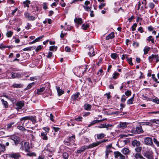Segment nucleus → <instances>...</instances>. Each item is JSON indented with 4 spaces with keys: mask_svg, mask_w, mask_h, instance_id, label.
<instances>
[{
    "mask_svg": "<svg viewBox=\"0 0 159 159\" xmlns=\"http://www.w3.org/2000/svg\"><path fill=\"white\" fill-rule=\"evenodd\" d=\"M11 142L12 143H14L16 146L20 144L22 147L23 145L22 143H20V139L16 135H13L11 136Z\"/></svg>",
    "mask_w": 159,
    "mask_h": 159,
    "instance_id": "nucleus-1",
    "label": "nucleus"
},
{
    "mask_svg": "<svg viewBox=\"0 0 159 159\" xmlns=\"http://www.w3.org/2000/svg\"><path fill=\"white\" fill-rule=\"evenodd\" d=\"M11 101L13 105L16 104L18 107V108H21L24 106V103L23 101H19L16 103V100L15 98H11Z\"/></svg>",
    "mask_w": 159,
    "mask_h": 159,
    "instance_id": "nucleus-2",
    "label": "nucleus"
},
{
    "mask_svg": "<svg viewBox=\"0 0 159 159\" xmlns=\"http://www.w3.org/2000/svg\"><path fill=\"white\" fill-rule=\"evenodd\" d=\"M114 157L118 159H126L125 156L118 151L114 152Z\"/></svg>",
    "mask_w": 159,
    "mask_h": 159,
    "instance_id": "nucleus-3",
    "label": "nucleus"
},
{
    "mask_svg": "<svg viewBox=\"0 0 159 159\" xmlns=\"http://www.w3.org/2000/svg\"><path fill=\"white\" fill-rule=\"evenodd\" d=\"M144 144L146 145L152 146L154 145L152 139L150 137L145 138L144 139Z\"/></svg>",
    "mask_w": 159,
    "mask_h": 159,
    "instance_id": "nucleus-4",
    "label": "nucleus"
},
{
    "mask_svg": "<svg viewBox=\"0 0 159 159\" xmlns=\"http://www.w3.org/2000/svg\"><path fill=\"white\" fill-rule=\"evenodd\" d=\"M107 141V140H102L100 141L97 142L95 143H93L89 145L88 146V148H92L95 147L101 144V143L104 142H106Z\"/></svg>",
    "mask_w": 159,
    "mask_h": 159,
    "instance_id": "nucleus-5",
    "label": "nucleus"
},
{
    "mask_svg": "<svg viewBox=\"0 0 159 159\" xmlns=\"http://www.w3.org/2000/svg\"><path fill=\"white\" fill-rule=\"evenodd\" d=\"M21 156L19 152H12L11 154V158L14 159H19Z\"/></svg>",
    "mask_w": 159,
    "mask_h": 159,
    "instance_id": "nucleus-6",
    "label": "nucleus"
},
{
    "mask_svg": "<svg viewBox=\"0 0 159 159\" xmlns=\"http://www.w3.org/2000/svg\"><path fill=\"white\" fill-rule=\"evenodd\" d=\"M106 150L105 151L106 156L107 157L109 153L112 152L111 148H112V144H110L106 146Z\"/></svg>",
    "mask_w": 159,
    "mask_h": 159,
    "instance_id": "nucleus-7",
    "label": "nucleus"
},
{
    "mask_svg": "<svg viewBox=\"0 0 159 159\" xmlns=\"http://www.w3.org/2000/svg\"><path fill=\"white\" fill-rule=\"evenodd\" d=\"M144 156L148 159H153L152 153L148 151L144 153Z\"/></svg>",
    "mask_w": 159,
    "mask_h": 159,
    "instance_id": "nucleus-8",
    "label": "nucleus"
},
{
    "mask_svg": "<svg viewBox=\"0 0 159 159\" xmlns=\"http://www.w3.org/2000/svg\"><path fill=\"white\" fill-rule=\"evenodd\" d=\"M129 124V123L126 122H120L119 124L117 126L118 128H122V129L125 128L127 127V125Z\"/></svg>",
    "mask_w": 159,
    "mask_h": 159,
    "instance_id": "nucleus-9",
    "label": "nucleus"
},
{
    "mask_svg": "<svg viewBox=\"0 0 159 159\" xmlns=\"http://www.w3.org/2000/svg\"><path fill=\"white\" fill-rule=\"evenodd\" d=\"M94 120L92 121L88 125V127H90L92 125H94V124L98 123L99 122H102L103 120Z\"/></svg>",
    "mask_w": 159,
    "mask_h": 159,
    "instance_id": "nucleus-10",
    "label": "nucleus"
},
{
    "mask_svg": "<svg viewBox=\"0 0 159 159\" xmlns=\"http://www.w3.org/2000/svg\"><path fill=\"white\" fill-rule=\"evenodd\" d=\"M56 87L59 96H60L64 93V91L61 89H60L59 87L56 86Z\"/></svg>",
    "mask_w": 159,
    "mask_h": 159,
    "instance_id": "nucleus-11",
    "label": "nucleus"
},
{
    "mask_svg": "<svg viewBox=\"0 0 159 159\" xmlns=\"http://www.w3.org/2000/svg\"><path fill=\"white\" fill-rule=\"evenodd\" d=\"M89 52L88 53L89 55H90V56H93L95 55V54H94V49L92 47H91L89 48Z\"/></svg>",
    "mask_w": 159,
    "mask_h": 159,
    "instance_id": "nucleus-12",
    "label": "nucleus"
},
{
    "mask_svg": "<svg viewBox=\"0 0 159 159\" xmlns=\"http://www.w3.org/2000/svg\"><path fill=\"white\" fill-rule=\"evenodd\" d=\"M74 21L79 25H81L83 23L82 19L81 18H76L74 20Z\"/></svg>",
    "mask_w": 159,
    "mask_h": 159,
    "instance_id": "nucleus-13",
    "label": "nucleus"
},
{
    "mask_svg": "<svg viewBox=\"0 0 159 159\" xmlns=\"http://www.w3.org/2000/svg\"><path fill=\"white\" fill-rule=\"evenodd\" d=\"M152 121H151V120H150L149 122H142L141 123V124L143 125H149L152 126Z\"/></svg>",
    "mask_w": 159,
    "mask_h": 159,
    "instance_id": "nucleus-14",
    "label": "nucleus"
},
{
    "mask_svg": "<svg viewBox=\"0 0 159 159\" xmlns=\"http://www.w3.org/2000/svg\"><path fill=\"white\" fill-rule=\"evenodd\" d=\"M136 133L138 134L142 133L143 132L141 126L136 127Z\"/></svg>",
    "mask_w": 159,
    "mask_h": 159,
    "instance_id": "nucleus-15",
    "label": "nucleus"
},
{
    "mask_svg": "<svg viewBox=\"0 0 159 159\" xmlns=\"http://www.w3.org/2000/svg\"><path fill=\"white\" fill-rule=\"evenodd\" d=\"M154 58H156V59H158L159 57H158V55H154L152 54L151 56H149L148 58L149 60V61L150 62H151L153 60V59Z\"/></svg>",
    "mask_w": 159,
    "mask_h": 159,
    "instance_id": "nucleus-16",
    "label": "nucleus"
},
{
    "mask_svg": "<svg viewBox=\"0 0 159 159\" xmlns=\"http://www.w3.org/2000/svg\"><path fill=\"white\" fill-rule=\"evenodd\" d=\"M24 145L25 151L27 152L30 151V148L29 147V143L27 142H25L24 143Z\"/></svg>",
    "mask_w": 159,
    "mask_h": 159,
    "instance_id": "nucleus-17",
    "label": "nucleus"
},
{
    "mask_svg": "<svg viewBox=\"0 0 159 159\" xmlns=\"http://www.w3.org/2000/svg\"><path fill=\"white\" fill-rule=\"evenodd\" d=\"M114 37V32L111 33L106 38V39L108 40L110 39H112Z\"/></svg>",
    "mask_w": 159,
    "mask_h": 159,
    "instance_id": "nucleus-18",
    "label": "nucleus"
},
{
    "mask_svg": "<svg viewBox=\"0 0 159 159\" xmlns=\"http://www.w3.org/2000/svg\"><path fill=\"white\" fill-rule=\"evenodd\" d=\"M47 133L46 132L45 133H41V136L42 138L44 140H47L48 139V138L46 136L47 135Z\"/></svg>",
    "mask_w": 159,
    "mask_h": 159,
    "instance_id": "nucleus-19",
    "label": "nucleus"
},
{
    "mask_svg": "<svg viewBox=\"0 0 159 159\" xmlns=\"http://www.w3.org/2000/svg\"><path fill=\"white\" fill-rule=\"evenodd\" d=\"M122 152V153L125 155L129 154L130 152L129 149L127 148H125L123 149Z\"/></svg>",
    "mask_w": 159,
    "mask_h": 159,
    "instance_id": "nucleus-20",
    "label": "nucleus"
},
{
    "mask_svg": "<svg viewBox=\"0 0 159 159\" xmlns=\"http://www.w3.org/2000/svg\"><path fill=\"white\" fill-rule=\"evenodd\" d=\"M84 108L86 110H90L91 108V105L88 104H86L84 105Z\"/></svg>",
    "mask_w": 159,
    "mask_h": 159,
    "instance_id": "nucleus-21",
    "label": "nucleus"
},
{
    "mask_svg": "<svg viewBox=\"0 0 159 159\" xmlns=\"http://www.w3.org/2000/svg\"><path fill=\"white\" fill-rule=\"evenodd\" d=\"M132 145L135 146H139L140 144V143L139 141H138L136 140H134L132 143Z\"/></svg>",
    "mask_w": 159,
    "mask_h": 159,
    "instance_id": "nucleus-22",
    "label": "nucleus"
},
{
    "mask_svg": "<svg viewBox=\"0 0 159 159\" xmlns=\"http://www.w3.org/2000/svg\"><path fill=\"white\" fill-rule=\"evenodd\" d=\"M79 93H77L71 97V99L73 100H76L79 97Z\"/></svg>",
    "mask_w": 159,
    "mask_h": 159,
    "instance_id": "nucleus-23",
    "label": "nucleus"
},
{
    "mask_svg": "<svg viewBox=\"0 0 159 159\" xmlns=\"http://www.w3.org/2000/svg\"><path fill=\"white\" fill-rule=\"evenodd\" d=\"M23 85L21 84H14L12 86L14 88H21L23 86Z\"/></svg>",
    "mask_w": 159,
    "mask_h": 159,
    "instance_id": "nucleus-24",
    "label": "nucleus"
},
{
    "mask_svg": "<svg viewBox=\"0 0 159 159\" xmlns=\"http://www.w3.org/2000/svg\"><path fill=\"white\" fill-rule=\"evenodd\" d=\"M45 89V87H42L40 89H38L37 90V94L38 95H39L41 94V93Z\"/></svg>",
    "mask_w": 159,
    "mask_h": 159,
    "instance_id": "nucleus-25",
    "label": "nucleus"
},
{
    "mask_svg": "<svg viewBox=\"0 0 159 159\" xmlns=\"http://www.w3.org/2000/svg\"><path fill=\"white\" fill-rule=\"evenodd\" d=\"M134 95L133 97H132L131 98H130L127 101V104L128 105L129 104H131L133 103V102L134 100Z\"/></svg>",
    "mask_w": 159,
    "mask_h": 159,
    "instance_id": "nucleus-26",
    "label": "nucleus"
},
{
    "mask_svg": "<svg viewBox=\"0 0 159 159\" xmlns=\"http://www.w3.org/2000/svg\"><path fill=\"white\" fill-rule=\"evenodd\" d=\"M86 149V147L85 146H82L77 151V153H80L81 152L84 151Z\"/></svg>",
    "mask_w": 159,
    "mask_h": 159,
    "instance_id": "nucleus-27",
    "label": "nucleus"
},
{
    "mask_svg": "<svg viewBox=\"0 0 159 159\" xmlns=\"http://www.w3.org/2000/svg\"><path fill=\"white\" fill-rule=\"evenodd\" d=\"M105 134L103 133H101L97 135V137L98 139H100L104 137Z\"/></svg>",
    "mask_w": 159,
    "mask_h": 159,
    "instance_id": "nucleus-28",
    "label": "nucleus"
},
{
    "mask_svg": "<svg viewBox=\"0 0 159 159\" xmlns=\"http://www.w3.org/2000/svg\"><path fill=\"white\" fill-rule=\"evenodd\" d=\"M11 77L13 78H15L16 77H19L20 75L16 73H12Z\"/></svg>",
    "mask_w": 159,
    "mask_h": 159,
    "instance_id": "nucleus-29",
    "label": "nucleus"
},
{
    "mask_svg": "<svg viewBox=\"0 0 159 159\" xmlns=\"http://www.w3.org/2000/svg\"><path fill=\"white\" fill-rule=\"evenodd\" d=\"M147 40L149 42L151 41L152 43H154V39L152 38V36H149L147 39Z\"/></svg>",
    "mask_w": 159,
    "mask_h": 159,
    "instance_id": "nucleus-30",
    "label": "nucleus"
},
{
    "mask_svg": "<svg viewBox=\"0 0 159 159\" xmlns=\"http://www.w3.org/2000/svg\"><path fill=\"white\" fill-rule=\"evenodd\" d=\"M30 2L29 0H27L25 2H24V7H29V4H30Z\"/></svg>",
    "mask_w": 159,
    "mask_h": 159,
    "instance_id": "nucleus-31",
    "label": "nucleus"
},
{
    "mask_svg": "<svg viewBox=\"0 0 159 159\" xmlns=\"http://www.w3.org/2000/svg\"><path fill=\"white\" fill-rule=\"evenodd\" d=\"M83 7L85 10L88 11H90L92 9V7H89L88 6H84Z\"/></svg>",
    "mask_w": 159,
    "mask_h": 159,
    "instance_id": "nucleus-32",
    "label": "nucleus"
},
{
    "mask_svg": "<svg viewBox=\"0 0 159 159\" xmlns=\"http://www.w3.org/2000/svg\"><path fill=\"white\" fill-rule=\"evenodd\" d=\"M12 43H13L14 41L16 43H18L20 42V40L17 39L15 37V38H13L11 40Z\"/></svg>",
    "mask_w": 159,
    "mask_h": 159,
    "instance_id": "nucleus-33",
    "label": "nucleus"
},
{
    "mask_svg": "<svg viewBox=\"0 0 159 159\" xmlns=\"http://www.w3.org/2000/svg\"><path fill=\"white\" fill-rule=\"evenodd\" d=\"M1 101L5 107H8V103L7 102L4 101L3 99H1Z\"/></svg>",
    "mask_w": 159,
    "mask_h": 159,
    "instance_id": "nucleus-34",
    "label": "nucleus"
},
{
    "mask_svg": "<svg viewBox=\"0 0 159 159\" xmlns=\"http://www.w3.org/2000/svg\"><path fill=\"white\" fill-rule=\"evenodd\" d=\"M150 49V48L149 47H145L143 49L144 54H147Z\"/></svg>",
    "mask_w": 159,
    "mask_h": 159,
    "instance_id": "nucleus-35",
    "label": "nucleus"
},
{
    "mask_svg": "<svg viewBox=\"0 0 159 159\" xmlns=\"http://www.w3.org/2000/svg\"><path fill=\"white\" fill-rule=\"evenodd\" d=\"M135 157L137 159H140L142 158V157H143L140 154L138 153H136L135 155Z\"/></svg>",
    "mask_w": 159,
    "mask_h": 159,
    "instance_id": "nucleus-36",
    "label": "nucleus"
},
{
    "mask_svg": "<svg viewBox=\"0 0 159 159\" xmlns=\"http://www.w3.org/2000/svg\"><path fill=\"white\" fill-rule=\"evenodd\" d=\"M57 48V47L55 46H52L50 47V50L51 51H56Z\"/></svg>",
    "mask_w": 159,
    "mask_h": 159,
    "instance_id": "nucleus-37",
    "label": "nucleus"
},
{
    "mask_svg": "<svg viewBox=\"0 0 159 159\" xmlns=\"http://www.w3.org/2000/svg\"><path fill=\"white\" fill-rule=\"evenodd\" d=\"M34 82L31 84H28V85L27 86L25 89L26 90H27L31 89L32 86L34 85Z\"/></svg>",
    "mask_w": 159,
    "mask_h": 159,
    "instance_id": "nucleus-38",
    "label": "nucleus"
},
{
    "mask_svg": "<svg viewBox=\"0 0 159 159\" xmlns=\"http://www.w3.org/2000/svg\"><path fill=\"white\" fill-rule=\"evenodd\" d=\"M11 7H12L11 14L12 15L14 16V15L15 13L17 11V10H18V8L17 7H16L14 10H13L12 8L13 7L12 6H11Z\"/></svg>",
    "mask_w": 159,
    "mask_h": 159,
    "instance_id": "nucleus-39",
    "label": "nucleus"
},
{
    "mask_svg": "<svg viewBox=\"0 0 159 159\" xmlns=\"http://www.w3.org/2000/svg\"><path fill=\"white\" fill-rule=\"evenodd\" d=\"M75 135H73L71 137H70L68 138V139L69 141H75Z\"/></svg>",
    "mask_w": 159,
    "mask_h": 159,
    "instance_id": "nucleus-40",
    "label": "nucleus"
},
{
    "mask_svg": "<svg viewBox=\"0 0 159 159\" xmlns=\"http://www.w3.org/2000/svg\"><path fill=\"white\" fill-rule=\"evenodd\" d=\"M79 69H80V68H79ZM85 69V70H84V71L82 70L81 69H80V70L78 72L80 74V75L81 76L83 75L84 72L86 70V67L84 68Z\"/></svg>",
    "mask_w": 159,
    "mask_h": 159,
    "instance_id": "nucleus-41",
    "label": "nucleus"
},
{
    "mask_svg": "<svg viewBox=\"0 0 159 159\" xmlns=\"http://www.w3.org/2000/svg\"><path fill=\"white\" fill-rule=\"evenodd\" d=\"M88 27L89 25L87 24L86 25L84 24L82 26V28L84 30H86Z\"/></svg>",
    "mask_w": 159,
    "mask_h": 159,
    "instance_id": "nucleus-42",
    "label": "nucleus"
},
{
    "mask_svg": "<svg viewBox=\"0 0 159 159\" xmlns=\"http://www.w3.org/2000/svg\"><path fill=\"white\" fill-rule=\"evenodd\" d=\"M63 158L65 159H67L69 157L68 153L66 152L63 153Z\"/></svg>",
    "mask_w": 159,
    "mask_h": 159,
    "instance_id": "nucleus-43",
    "label": "nucleus"
},
{
    "mask_svg": "<svg viewBox=\"0 0 159 159\" xmlns=\"http://www.w3.org/2000/svg\"><path fill=\"white\" fill-rule=\"evenodd\" d=\"M30 119V116H27L23 117L20 119L21 121H23L24 120H29Z\"/></svg>",
    "mask_w": 159,
    "mask_h": 159,
    "instance_id": "nucleus-44",
    "label": "nucleus"
},
{
    "mask_svg": "<svg viewBox=\"0 0 159 159\" xmlns=\"http://www.w3.org/2000/svg\"><path fill=\"white\" fill-rule=\"evenodd\" d=\"M5 150V148L4 146L0 144V152H3Z\"/></svg>",
    "mask_w": 159,
    "mask_h": 159,
    "instance_id": "nucleus-45",
    "label": "nucleus"
},
{
    "mask_svg": "<svg viewBox=\"0 0 159 159\" xmlns=\"http://www.w3.org/2000/svg\"><path fill=\"white\" fill-rule=\"evenodd\" d=\"M7 28L8 29L7 30V32L6 33V35L8 37H10V31L8 30V29L9 28V25H7L6 26Z\"/></svg>",
    "mask_w": 159,
    "mask_h": 159,
    "instance_id": "nucleus-46",
    "label": "nucleus"
},
{
    "mask_svg": "<svg viewBox=\"0 0 159 159\" xmlns=\"http://www.w3.org/2000/svg\"><path fill=\"white\" fill-rule=\"evenodd\" d=\"M125 94L126 96L129 97L131 95V92L130 91L127 90L125 92Z\"/></svg>",
    "mask_w": 159,
    "mask_h": 159,
    "instance_id": "nucleus-47",
    "label": "nucleus"
},
{
    "mask_svg": "<svg viewBox=\"0 0 159 159\" xmlns=\"http://www.w3.org/2000/svg\"><path fill=\"white\" fill-rule=\"evenodd\" d=\"M43 37V36L42 35V36H40L39 37L36 39H34V42H37L39 41L40 40V39H42Z\"/></svg>",
    "mask_w": 159,
    "mask_h": 159,
    "instance_id": "nucleus-48",
    "label": "nucleus"
},
{
    "mask_svg": "<svg viewBox=\"0 0 159 159\" xmlns=\"http://www.w3.org/2000/svg\"><path fill=\"white\" fill-rule=\"evenodd\" d=\"M146 4V0H143V1L141 3V8L143 9V7H144L145 6V5Z\"/></svg>",
    "mask_w": 159,
    "mask_h": 159,
    "instance_id": "nucleus-49",
    "label": "nucleus"
},
{
    "mask_svg": "<svg viewBox=\"0 0 159 159\" xmlns=\"http://www.w3.org/2000/svg\"><path fill=\"white\" fill-rule=\"evenodd\" d=\"M153 141L154 143L158 147H159V142L155 138H153Z\"/></svg>",
    "mask_w": 159,
    "mask_h": 159,
    "instance_id": "nucleus-50",
    "label": "nucleus"
},
{
    "mask_svg": "<svg viewBox=\"0 0 159 159\" xmlns=\"http://www.w3.org/2000/svg\"><path fill=\"white\" fill-rule=\"evenodd\" d=\"M126 97L124 95H123L121 97V101L122 102H125L126 100Z\"/></svg>",
    "mask_w": 159,
    "mask_h": 159,
    "instance_id": "nucleus-51",
    "label": "nucleus"
},
{
    "mask_svg": "<svg viewBox=\"0 0 159 159\" xmlns=\"http://www.w3.org/2000/svg\"><path fill=\"white\" fill-rule=\"evenodd\" d=\"M132 58H128V59H127V61H128V62L129 63V64L130 65L132 66L133 65V64L132 62Z\"/></svg>",
    "mask_w": 159,
    "mask_h": 159,
    "instance_id": "nucleus-52",
    "label": "nucleus"
},
{
    "mask_svg": "<svg viewBox=\"0 0 159 159\" xmlns=\"http://www.w3.org/2000/svg\"><path fill=\"white\" fill-rule=\"evenodd\" d=\"M112 58L115 59L117 57V55L116 53H113L111 55Z\"/></svg>",
    "mask_w": 159,
    "mask_h": 159,
    "instance_id": "nucleus-53",
    "label": "nucleus"
},
{
    "mask_svg": "<svg viewBox=\"0 0 159 159\" xmlns=\"http://www.w3.org/2000/svg\"><path fill=\"white\" fill-rule=\"evenodd\" d=\"M137 24L135 23L132 27V30L134 31L135 30V27H137Z\"/></svg>",
    "mask_w": 159,
    "mask_h": 159,
    "instance_id": "nucleus-54",
    "label": "nucleus"
},
{
    "mask_svg": "<svg viewBox=\"0 0 159 159\" xmlns=\"http://www.w3.org/2000/svg\"><path fill=\"white\" fill-rule=\"evenodd\" d=\"M119 75V73H115L113 74V78L115 79H116V77H118Z\"/></svg>",
    "mask_w": 159,
    "mask_h": 159,
    "instance_id": "nucleus-55",
    "label": "nucleus"
},
{
    "mask_svg": "<svg viewBox=\"0 0 159 159\" xmlns=\"http://www.w3.org/2000/svg\"><path fill=\"white\" fill-rule=\"evenodd\" d=\"M151 121H152V123H155L157 124H159V120H156V119L154 120H152Z\"/></svg>",
    "mask_w": 159,
    "mask_h": 159,
    "instance_id": "nucleus-56",
    "label": "nucleus"
},
{
    "mask_svg": "<svg viewBox=\"0 0 159 159\" xmlns=\"http://www.w3.org/2000/svg\"><path fill=\"white\" fill-rule=\"evenodd\" d=\"M152 101L156 103H158L159 102V100L157 98H156L155 99H153Z\"/></svg>",
    "mask_w": 159,
    "mask_h": 159,
    "instance_id": "nucleus-57",
    "label": "nucleus"
},
{
    "mask_svg": "<svg viewBox=\"0 0 159 159\" xmlns=\"http://www.w3.org/2000/svg\"><path fill=\"white\" fill-rule=\"evenodd\" d=\"M105 6V3H102L98 7L100 9H101Z\"/></svg>",
    "mask_w": 159,
    "mask_h": 159,
    "instance_id": "nucleus-58",
    "label": "nucleus"
},
{
    "mask_svg": "<svg viewBox=\"0 0 159 159\" xmlns=\"http://www.w3.org/2000/svg\"><path fill=\"white\" fill-rule=\"evenodd\" d=\"M149 7L151 9H153L154 7V4L152 3H149Z\"/></svg>",
    "mask_w": 159,
    "mask_h": 159,
    "instance_id": "nucleus-59",
    "label": "nucleus"
},
{
    "mask_svg": "<svg viewBox=\"0 0 159 159\" xmlns=\"http://www.w3.org/2000/svg\"><path fill=\"white\" fill-rule=\"evenodd\" d=\"M35 17L34 16H30L28 19L30 20H35Z\"/></svg>",
    "mask_w": 159,
    "mask_h": 159,
    "instance_id": "nucleus-60",
    "label": "nucleus"
},
{
    "mask_svg": "<svg viewBox=\"0 0 159 159\" xmlns=\"http://www.w3.org/2000/svg\"><path fill=\"white\" fill-rule=\"evenodd\" d=\"M142 150V148L140 147H138L135 148L136 151L137 152H140V151Z\"/></svg>",
    "mask_w": 159,
    "mask_h": 159,
    "instance_id": "nucleus-61",
    "label": "nucleus"
},
{
    "mask_svg": "<svg viewBox=\"0 0 159 159\" xmlns=\"http://www.w3.org/2000/svg\"><path fill=\"white\" fill-rule=\"evenodd\" d=\"M65 50L66 52H70V51L71 49L68 46H66L65 47Z\"/></svg>",
    "mask_w": 159,
    "mask_h": 159,
    "instance_id": "nucleus-62",
    "label": "nucleus"
},
{
    "mask_svg": "<svg viewBox=\"0 0 159 159\" xmlns=\"http://www.w3.org/2000/svg\"><path fill=\"white\" fill-rule=\"evenodd\" d=\"M82 117L81 116L79 117L75 118V120L76 121H81L82 120Z\"/></svg>",
    "mask_w": 159,
    "mask_h": 159,
    "instance_id": "nucleus-63",
    "label": "nucleus"
},
{
    "mask_svg": "<svg viewBox=\"0 0 159 159\" xmlns=\"http://www.w3.org/2000/svg\"><path fill=\"white\" fill-rule=\"evenodd\" d=\"M25 17L27 18V19L29 18L30 16V14L29 13L26 12L25 13Z\"/></svg>",
    "mask_w": 159,
    "mask_h": 159,
    "instance_id": "nucleus-64",
    "label": "nucleus"
}]
</instances>
